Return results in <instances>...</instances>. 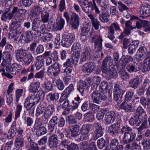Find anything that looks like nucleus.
Here are the masks:
<instances>
[{
    "mask_svg": "<svg viewBox=\"0 0 150 150\" xmlns=\"http://www.w3.org/2000/svg\"><path fill=\"white\" fill-rule=\"evenodd\" d=\"M69 21L73 28L75 29L77 28L80 23V18L76 13L74 12L71 13Z\"/></svg>",
    "mask_w": 150,
    "mask_h": 150,
    "instance_id": "obj_9",
    "label": "nucleus"
},
{
    "mask_svg": "<svg viewBox=\"0 0 150 150\" xmlns=\"http://www.w3.org/2000/svg\"><path fill=\"white\" fill-rule=\"evenodd\" d=\"M147 52L146 47H141L138 49L137 53L139 54V56L140 58L144 56Z\"/></svg>",
    "mask_w": 150,
    "mask_h": 150,
    "instance_id": "obj_59",
    "label": "nucleus"
},
{
    "mask_svg": "<svg viewBox=\"0 0 150 150\" xmlns=\"http://www.w3.org/2000/svg\"><path fill=\"white\" fill-rule=\"evenodd\" d=\"M84 118L88 122H92L94 119V115L91 112H89L84 115Z\"/></svg>",
    "mask_w": 150,
    "mask_h": 150,
    "instance_id": "obj_43",
    "label": "nucleus"
},
{
    "mask_svg": "<svg viewBox=\"0 0 150 150\" xmlns=\"http://www.w3.org/2000/svg\"><path fill=\"white\" fill-rule=\"evenodd\" d=\"M136 136V134L134 132H131L129 133L124 135L123 142L125 144H130L133 142Z\"/></svg>",
    "mask_w": 150,
    "mask_h": 150,
    "instance_id": "obj_11",
    "label": "nucleus"
},
{
    "mask_svg": "<svg viewBox=\"0 0 150 150\" xmlns=\"http://www.w3.org/2000/svg\"><path fill=\"white\" fill-rule=\"evenodd\" d=\"M21 69V66L20 64L16 63L13 64L11 69L10 73L13 75L17 74Z\"/></svg>",
    "mask_w": 150,
    "mask_h": 150,
    "instance_id": "obj_30",
    "label": "nucleus"
},
{
    "mask_svg": "<svg viewBox=\"0 0 150 150\" xmlns=\"http://www.w3.org/2000/svg\"><path fill=\"white\" fill-rule=\"evenodd\" d=\"M88 16L90 18L92 24L96 30L98 29L99 26H100V23L98 20L95 18L94 16L91 13L88 15Z\"/></svg>",
    "mask_w": 150,
    "mask_h": 150,
    "instance_id": "obj_29",
    "label": "nucleus"
},
{
    "mask_svg": "<svg viewBox=\"0 0 150 150\" xmlns=\"http://www.w3.org/2000/svg\"><path fill=\"white\" fill-rule=\"evenodd\" d=\"M68 38H63L62 37V41H61V43L62 45L64 47H68L70 46L72 43L73 42H72L71 41H68V40H67Z\"/></svg>",
    "mask_w": 150,
    "mask_h": 150,
    "instance_id": "obj_51",
    "label": "nucleus"
},
{
    "mask_svg": "<svg viewBox=\"0 0 150 150\" xmlns=\"http://www.w3.org/2000/svg\"><path fill=\"white\" fill-rule=\"evenodd\" d=\"M40 99V98L39 97L37 99L36 98L34 99L30 96L25 99L24 103V105L27 110H29V112L30 114L31 115L34 114V108L33 106L39 102Z\"/></svg>",
    "mask_w": 150,
    "mask_h": 150,
    "instance_id": "obj_2",
    "label": "nucleus"
},
{
    "mask_svg": "<svg viewBox=\"0 0 150 150\" xmlns=\"http://www.w3.org/2000/svg\"><path fill=\"white\" fill-rule=\"evenodd\" d=\"M13 16L12 13L4 12V13L1 17V19L2 21H6L7 20H11Z\"/></svg>",
    "mask_w": 150,
    "mask_h": 150,
    "instance_id": "obj_44",
    "label": "nucleus"
},
{
    "mask_svg": "<svg viewBox=\"0 0 150 150\" xmlns=\"http://www.w3.org/2000/svg\"><path fill=\"white\" fill-rule=\"evenodd\" d=\"M109 17L110 14L109 12L106 10L105 12H102V13L99 15V18L102 22H107L109 21Z\"/></svg>",
    "mask_w": 150,
    "mask_h": 150,
    "instance_id": "obj_28",
    "label": "nucleus"
},
{
    "mask_svg": "<svg viewBox=\"0 0 150 150\" xmlns=\"http://www.w3.org/2000/svg\"><path fill=\"white\" fill-rule=\"evenodd\" d=\"M13 4V3L11 2L10 0H8L7 1L5 4L4 7V12H9L11 10Z\"/></svg>",
    "mask_w": 150,
    "mask_h": 150,
    "instance_id": "obj_52",
    "label": "nucleus"
},
{
    "mask_svg": "<svg viewBox=\"0 0 150 150\" xmlns=\"http://www.w3.org/2000/svg\"><path fill=\"white\" fill-rule=\"evenodd\" d=\"M132 132V128L126 125L123 126L120 131L121 133L122 134H124V135H126Z\"/></svg>",
    "mask_w": 150,
    "mask_h": 150,
    "instance_id": "obj_46",
    "label": "nucleus"
},
{
    "mask_svg": "<svg viewBox=\"0 0 150 150\" xmlns=\"http://www.w3.org/2000/svg\"><path fill=\"white\" fill-rule=\"evenodd\" d=\"M26 11L24 9H20L17 7H14L12 11V13L13 15L15 14L16 15L20 16L21 15L25 14Z\"/></svg>",
    "mask_w": 150,
    "mask_h": 150,
    "instance_id": "obj_33",
    "label": "nucleus"
},
{
    "mask_svg": "<svg viewBox=\"0 0 150 150\" xmlns=\"http://www.w3.org/2000/svg\"><path fill=\"white\" fill-rule=\"evenodd\" d=\"M106 111L105 109H101L100 112L98 113L96 115V118L98 120L103 119L104 117V114H105Z\"/></svg>",
    "mask_w": 150,
    "mask_h": 150,
    "instance_id": "obj_60",
    "label": "nucleus"
},
{
    "mask_svg": "<svg viewBox=\"0 0 150 150\" xmlns=\"http://www.w3.org/2000/svg\"><path fill=\"white\" fill-rule=\"evenodd\" d=\"M134 92L131 91H127L125 95V100L131 103H133L134 100L132 98L134 95Z\"/></svg>",
    "mask_w": 150,
    "mask_h": 150,
    "instance_id": "obj_42",
    "label": "nucleus"
},
{
    "mask_svg": "<svg viewBox=\"0 0 150 150\" xmlns=\"http://www.w3.org/2000/svg\"><path fill=\"white\" fill-rule=\"evenodd\" d=\"M105 140L104 139L100 138L97 141V146L100 149H102L105 146Z\"/></svg>",
    "mask_w": 150,
    "mask_h": 150,
    "instance_id": "obj_57",
    "label": "nucleus"
},
{
    "mask_svg": "<svg viewBox=\"0 0 150 150\" xmlns=\"http://www.w3.org/2000/svg\"><path fill=\"white\" fill-rule=\"evenodd\" d=\"M91 128V126L89 124L84 125L81 127V133L83 136L85 135L84 136H83V139L86 140L88 138V134L90 132Z\"/></svg>",
    "mask_w": 150,
    "mask_h": 150,
    "instance_id": "obj_12",
    "label": "nucleus"
},
{
    "mask_svg": "<svg viewBox=\"0 0 150 150\" xmlns=\"http://www.w3.org/2000/svg\"><path fill=\"white\" fill-rule=\"evenodd\" d=\"M33 12L36 15L39 14L42 11V8L37 5H35L32 8Z\"/></svg>",
    "mask_w": 150,
    "mask_h": 150,
    "instance_id": "obj_56",
    "label": "nucleus"
},
{
    "mask_svg": "<svg viewBox=\"0 0 150 150\" xmlns=\"http://www.w3.org/2000/svg\"><path fill=\"white\" fill-rule=\"evenodd\" d=\"M47 122V121L44 118L43 116H41L36 119L34 126H42Z\"/></svg>",
    "mask_w": 150,
    "mask_h": 150,
    "instance_id": "obj_40",
    "label": "nucleus"
},
{
    "mask_svg": "<svg viewBox=\"0 0 150 150\" xmlns=\"http://www.w3.org/2000/svg\"><path fill=\"white\" fill-rule=\"evenodd\" d=\"M96 68L95 64L93 62L85 63L82 67V70L84 73H91Z\"/></svg>",
    "mask_w": 150,
    "mask_h": 150,
    "instance_id": "obj_10",
    "label": "nucleus"
},
{
    "mask_svg": "<svg viewBox=\"0 0 150 150\" xmlns=\"http://www.w3.org/2000/svg\"><path fill=\"white\" fill-rule=\"evenodd\" d=\"M59 97V94L56 92L51 93L47 95V100L50 102L57 101Z\"/></svg>",
    "mask_w": 150,
    "mask_h": 150,
    "instance_id": "obj_23",
    "label": "nucleus"
},
{
    "mask_svg": "<svg viewBox=\"0 0 150 150\" xmlns=\"http://www.w3.org/2000/svg\"><path fill=\"white\" fill-rule=\"evenodd\" d=\"M15 145L16 147L19 148L23 146L22 137L17 136L15 141Z\"/></svg>",
    "mask_w": 150,
    "mask_h": 150,
    "instance_id": "obj_47",
    "label": "nucleus"
},
{
    "mask_svg": "<svg viewBox=\"0 0 150 150\" xmlns=\"http://www.w3.org/2000/svg\"><path fill=\"white\" fill-rule=\"evenodd\" d=\"M60 72L59 64L57 62H55L53 65L49 67L47 71L48 76L55 77L57 76Z\"/></svg>",
    "mask_w": 150,
    "mask_h": 150,
    "instance_id": "obj_5",
    "label": "nucleus"
},
{
    "mask_svg": "<svg viewBox=\"0 0 150 150\" xmlns=\"http://www.w3.org/2000/svg\"><path fill=\"white\" fill-rule=\"evenodd\" d=\"M115 114L113 111L106 113L105 117V120L107 125H109L113 123L115 121Z\"/></svg>",
    "mask_w": 150,
    "mask_h": 150,
    "instance_id": "obj_13",
    "label": "nucleus"
},
{
    "mask_svg": "<svg viewBox=\"0 0 150 150\" xmlns=\"http://www.w3.org/2000/svg\"><path fill=\"white\" fill-rule=\"evenodd\" d=\"M62 108L67 111H69L71 108V104L69 100L66 99L64 100L62 105Z\"/></svg>",
    "mask_w": 150,
    "mask_h": 150,
    "instance_id": "obj_55",
    "label": "nucleus"
},
{
    "mask_svg": "<svg viewBox=\"0 0 150 150\" xmlns=\"http://www.w3.org/2000/svg\"><path fill=\"white\" fill-rule=\"evenodd\" d=\"M140 85V79L138 76L131 79L129 83V87L135 89Z\"/></svg>",
    "mask_w": 150,
    "mask_h": 150,
    "instance_id": "obj_16",
    "label": "nucleus"
},
{
    "mask_svg": "<svg viewBox=\"0 0 150 150\" xmlns=\"http://www.w3.org/2000/svg\"><path fill=\"white\" fill-rule=\"evenodd\" d=\"M112 60L110 57H106L103 61L101 69L102 71L108 79L115 78L117 73L112 64Z\"/></svg>",
    "mask_w": 150,
    "mask_h": 150,
    "instance_id": "obj_1",
    "label": "nucleus"
},
{
    "mask_svg": "<svg viewBox=\"0 0 150 150\" xmlns=\"http://www.w3.org/2000/svg\"><path fill=\"white\" fill-rule=\"evenodd\" d=\"M40 86V83L37 82L31 83L29 86V91L34 93H36L39 91Z\"/></svg>",
    "mask_w": 150,
    "mask_h": 150,
    "instance_id": "obj_27",
    "label": "nucleus"
},
{
    "mask_svg": "<svg viewBox=\"0 0 150 150\" xmlns=\"http://www.w3.org/2000/svg\"><path fill=\"white\" fill-rule=\"evenodd\" d=\"M48 146L52 150H57L59 142H48Z\"/></svg>",
    "mask_w": 150,
    "mask_h": 150,
    "instance_id": "obj_58",
    "label": "nucleus"
},
{
    "mask_svg": "<svg viewBox=\"0 0 150 150\" xmlns=\"http://www.w3.org/2000/svg\"><path fill=\"white\" fill-rule=\"evenodd\" d=\"M41 21L43 23H47L49 20V14L48 12H43L41 13Z\"/></svg>",
    "mask_w": 150,
    "mask_h": 150,
    "instance_id": "obj_45",
    "label": "nucleus"
},
{
    "mask_svg": "<svg viewBox=\"0 0 150 150\" xmlns=\"http://www.w3.org/2000/svg\"><path fill=\"white\" fill-rule=\"evenodd\" d=\"M92 42H94V47L97 50H100L102 49L103 40L100 36L95 35L91 37Z\"/></svg>",
    "mask_w": 150,
    "mask_h": 150,
    "instance_id": "obj_8",
    "label": "nucleus"
},
{
    "mask_svg": "<svg viewBox=\"0 0 150 150\" xmlns=\"http://www.w3.org/2000/svg\"><path fill=\"white\" fill-rule=\"evenodd\" d=\"M79 59L72 55L71 59H68L64 64V67L72 68L73 65L76 66L79 61Z\"/></svg>",
    "mask_w": 150,
    "mask_h": 150,
    "instance_id": "obj_14",
    "label": "nucleus"
},
{
    "mask_svg": "<svg viewBox=\"0 0 150 150\" xmlns=\"http://www.w3.org/2000/svg\"><path fill=\"white\" fill-rule=\"evenodd\" d=\"M65 23V20L61 17L57 20V22L53 25V30L55 31L61 30L64 27Z\"/></svg>",
    "mask_w": 150,
    "mask_h": 150,
    "instance_id": "obj_18",
    "label": "nucleus"
},
{
    "mask_svg": "<svg viewBox=\"0 0 150 150\" xmlns=\"http://www.w3.org/2000/svg\"><path fill=\"white\" fill-rule=\"evenodd\" d=\"M15 52L17 60L20 62H22L23 59L28 54L26 50L22 48L17 50Z\"/></svg>",
    "mask_w": 150,
    "mask_h": 150,
    "instance_id": "obj_17",
    "label": "nucleus"
},
{
    "mask_svg": "<svg viewBox=\"0 0 150 150\" xmlns=\"http://www.w3.org/2000/svg\"><path fill=\"white\" fill-rule=\"evenodd\" d=\"M140 67L139 65H137V64H134L133 65L130 66L127 70L130 72H136L140 69Z\"/></svg>",
    "mask_w": 150,
    "mask_h": 150,
    "instance_id": "obj_53",
    "label": "nucleus"
},
{
    "mask_svg": "<svg viewBox=\"0 0 150 150\" xmlns=\"http://www.w3.org/2000/svg\"><path fill=\"white\" fill-rule=\"evenodd\" d=\"M70 93L65 89L62 92L59 102L61 103L64 101L69 97Z\"/></svg>",
    "mask_w": 150,
    "mask_h": 150,
    "instance_id": "obj_41",
    "label": "nucleus"
},
{
    "mask_svg": "<svg viewBox=\"0 0 150 150\" xmlns=\"http://www.w3.org/2000/svg\"><path fill=\"white\" fill-rule=\"evenodd\" d=\"M118 141L116 139H114L112 140L110 144V147L112 150H114L118 146Z\"/></svg>",
    "mask_w": 150,
    "mask_h": 150,
    "instance_id": "obj_61",
    "label": "nucleus"
},
{
    "mask_svg": "<svg viewBox=\"0 0 150 150\" xmlns=\"http://www.w3.org/2000/svg\"><path fill=\"white\" fill-rule=\"evenodd\" d=\"M91 143L88 146L87 142L84 141L81 144L79 150H89L90 147H93V146H91Z\"/></svg>",
    "mask_w": 150,
    "mask_h": 150,
    "instance_id": "obj_49",
    "label": "nucleus"
},
{
    "mask_svg": "<svg viewBox=\"0 0 150 150\" xmlns=\"http://www.w3.org/2000/svg\"><path fill=\"white\" fill-rule=\"evenodd\" d=\"M88 86L83 81L81 80L77 83V89L81 94L88 90Z\"/></svg>",
    "mask_w": 150,
    "mask_h": 150,
    "instance_id": "obj_22",
    "label": "nucleus"
},
{
    "mask_svg": "<svg viewBox=\"0 0 150 150\" xmlns=\"http://www.w3.org/2000/svg\"><path fill=\"white\" fill-rule=\"evenodd\" d=\"M91 50L90 48L86 47L83 50L81 58V61L82 62L85 61L88 59L90 55Z\"/></svg>",
    "mask_w": 150,
    "mask_h": 150,
    "instance_id": "obj_31",
    "label": "nucleus"
},
{
    "mask_svg": "<svg viewBox=\"0 0 150 150\" xmlns=\"http://www.w3.org/2000/svg\"><path fill=\"white\" fill-rule=\"evenodd\" d=\"M58 118L56 116L53 117L49 122L48 126L50 127L54 128L55 127L56 125L58 124Z\"/></svg>",
    "mask_w": 150,
    "mask_h": 150,
    "instance_id": "obj_38",
    "label": "nucleus"
},
{
    "mask_svg": "<svg viewBox=\"0 0 150 150\" xmlns=\"http://www.w3.org/2000/svg\"><path fill=\"white\" fill-rule=\"evenodd\" d=\"M81 5V7L83 11L86 13H91L93 11L92 3L90 1L88 4L83 3Z\"/></svg>",
    "mask_w": 150,
    "mask_h": 150,
    "instance_id": "obj_20",
    "label": "nucleus"
},
{
    "mask_svg": "<svg viewBox=\"0 0 150 150\" xmlns=\"http://www.w3.org/2000/svg\"><path fill=\"white\" fill-rule=\"evenodd\" d=\"M113 93L115 100L118 103H120L124 92L119 84L116 83L115 84L113 88Z\"/></svg>",
    "mask_w": 150,
    "mask_h": 150,
    "instance_id": "obj_4",
    "label": "nucleus"
},
{
    "mask_svg": "<svg viewBox=\"0 0 150 150\" xmlns=\"http://www.w3.org/2000/svg\"><path fill=\"white\" fill-rule=\"evenodd\" d=\"M118 121L116 123L111 125L108 127V129L110 134L112 136H115L118 133L120 128V124L121 120L120 119H118Z\"/></svg>",
    "mask_w": 150,
    "mask_h": 150,
    "instance_id": "obj_7",
    "label": "nucleus"
},
{
    "mask_svg": "<svg viewBox=\"0 0 150 150\" xmlns=\"http://www.w3.org/2000/svg\"><path fill=\"white\" fill-rule=\"evenodd\" d=\"M133 103L124 101L121 105L120 108L126 112H130L133 111Z\"/></svg>",
    "mask_w": 150,
    "mask_h": 150,
    "instance_id": "obj_19",
    "label": "nucleus"
},
{
    "mask_svg": "<svg viewBox=\"0 0 150 150\" xmlns=\"http://www.w3.org/2000/svg\"><path fill=\"white\" fill-rule=\"evenodd\" d=\"M69 137H74L80 134V126L75 124L69 126L67 133Z\"/></svg>",
    "mask_w": 150,
    "mask_h": 150,
    "instance_id": "obj_6",
    "label": "nucleus"
},
{
    "mask_svg": "<svg viewBox=\"0 0 150 150\" xmlns=\"http://www.w3.org/2000/svg\"><path fill=\"white\" fill-rule=\"evenodd\" d=\"M141 119L140 117L137 115H134L129 120V124L132 126H138L141 123Z\"/></svg>",
    "mask_w": 150,
    "mask_h": 150,
    "instance_id": "obj_15",
    "label": "nucleus"
},
{
    "mask_svg": "<svg viewBox=\"0 0 150 150\" xmlns=\"http://www.w3.org/2000/svg\"><path fill=\"white\" fill-rule=\"evenodd\" d=\"M24 41L28 43L31 41L33 38V33L31 31L27 30L24 33Z\"/></svg>",
    "mask_w": 150,
    "mask_h": 150,
    "instance_id": "obj_39",
    "label": "nucleus"
},
{
    "mask_svg": "<svg viewBox=\"0 0 150 150\" xmlns=\"http://www.w3.org/2000/svg\"><path fill=\"white\" fill-rule=\"evenodd\" d=\"M33 2V0H22L18 3V6L21 7L29 6Z\"/></svg>",
    "mask_w": 150,
    "mask_h": 150,
    "instance_id": "obj_36",
    "label": "nucleus"
},
{
    "mask_svg": "<svg viewBox=\"0 0 150 150\" xmlns=\"http://www.w3.org/2000/svg\"><path fill=\"white\" fill-rule=\"evenodd\" d=\"M144 70L146 71L150 69V51L146 55V57L144 60Z\"/></svg>",
    "mask_w": 150,
    "mask_h": 150,
    "instance_id": "obj_32",
    "label": "nucleus"
},
{
    "mask_svg": "<svg viewBox=\"0 0 150 150\" xmlns=\"http://www.w3.org/2000/svg\"><path fill=\"white\" fill-rule=\"evenodd\" d=\"M100 77L98 76H94L92 78V82L95 85H92L91 88L92 90L96 89L98 85L100 82Z\"/></svg>",
    "mask_w": 150,
    "mask_h": 150,
    "instance_id": "obj_37",
    "label": "nucleus"
},
{
    "mask_svg": "<svg viewBox=\"0 0 150 150\" xmlns=\"http://www.w3.org/2000/svg\"><path fill=\"white\" fill-rule=\"evenodd\" d=\"M41 20L39 18H35L33 20L32 24V30L35 31L36 30L39 28Z\"/></svg>",
    "mask_w": 150,
    "mask_h": 150,
    "instance_id": "obj_35",
    "label": "nucleus"
},
{
    "mask_svg": "<svg viewBox=\"0 0 150 150\" xmlns=\"http://www.w3.org/2000/svg\"><path fill=\"white\" fill-rule=\"evenodd\" d=\"M34 127L36 130V134L38 137L43 135L47 132V129L44 127H39L37 125L34 126Z\"/></svg>",
    "mask_w": 150,
    "mask_h": 150,
    "instance_id": "obj_26",
    "label": "nucleus"
},
{
    "mask_svg": "<svg viewBox=\"0 0 150 150\" xmlns=\"http://www.w3.org/2000/svg\"><path fill=\"white\" fill-rule=\"evenodd\" d=\"M91 97L93 102L97 104H100L102 100H105L107 99L105 95L103 92L98 90L92 92Z\"/></svg>",
    "mask_w": 150,
    "mask_h": 150,
    "instance_id": "obj_3",
    "label": "nucleus"
},
{
    "mask_svg": "<svg viewBox=\"0 0 150 150\" xmlns=\"http://www.w3.org/2000/svg\"><path fill=\"white\" fill-rule=\"evenodd\" d=\"M34 58L31 53H28L22 60L23 64L25 66H28L33 61Z\"/></svg>",
    "mask_w": 150,
    "mask_h": 150,
    "instance_id": "obj_25",
    "label": "nucleus"
},
{
    "mask_svg": "<svg viewBox=\"0 0 150 150\" xmlns=\"http://www.w3.org/2000/svg\"><path fill=\"white\" fill-rule=\"evenodd\" d=\"M114 28L116 31H120L121 30L119 25L117 22L112 23L108 28V30L110 33H115Z\"/></svg>",
    "mask_w": 150,
    "mask_h": 150,
    "instance_id": "obj_34",
    "label": "nucleus"
},
{
    "mask_svg": "<svg viewBox=\"0 0 150 150\" xmlns=\"http://www.w3.org/2000/svg\"><path fill=\"white\" fill-rule=\"evenodd\" d=\"M107 1H105L104 0H97V2L98 4L102 8L103 10L104 9L105 10H107L108 8H109V6L106 4V2Z\"/></svg>",
    "mask_w": 150,
    "mask_h": 150,
    "instance_id": "obj_48",
    "label": "nucleus"
},
{
    "mask_svg": "<svg viewBox=\"0 0 150 150\" xmlns=\"http://www.w3.org/2000/svg\"><path fill=\"white\" fill-rule=\"evenodd\" d=\"M140 13L145 15L150 13V5L148 4H142L140 5Z\"/></svg>",
    "mask_w": 150,
    "mask_h": 150,
    "instance_id": "obj_24",
    "label": "nucleus"
},
{
    "mask_svg": "<svg viewBox=\"0 0 150 150\" xmlns=\"http://www.w3.org/2000/svg\"><path fill=\"white\" fill-rule=\"evenodd\" d=\"M2 58L3 60L5 59L8 62H10L12 59V57L9 52L4 51L2 54Z\"/></svg>",
    "mask_w": 150,
    "mask_h": 150,
    "instance_id": "obj_62",
    "label": "nucleus"
},
{
    "mask_svg": "<svg viewBox=\"0 0 150 150\" xmlns=\"http://www.w3.org/2000/svg\"><path fill=\"white\" fill-rule=\"evenodd\" d=\"M119 74L122 79L126 80L129 78V75L125 71L121 70L119 72Z\"/></svg>",
    "mask_w": 150,
    "mask_h": 150,
    "instance_id": "obj_64",
    "label": "nucleus"
},
{
    "mask_svg": "<svg viewBox=\"0 0 150 150\" xmlns=\"http://www.w3.org/2000/svg\"><path fill=\"white\" fill-rule=\"evenodd\" d=\"M90 27L89 25H86L81 28V35H86L90 30Z\"/></svg>",
    "mask_w": 150,
    "mask_h": 150,
    "instance_id": "obj_50",
    "label": "nucleus"
},
{
    "mask_svg": "<svg viewBox=\"0 0 150 150\" xmlns=\"http://www.w3.org/2000/svg\"><path fill=\"white\" fill-rule=\"evenodd\" d=\"M71 51L73 52L72 55L79 59L81 52L80 44L78 43H74L72 47Z\"/></svg>",
    "mask_w": 150,
    "mask_h": 150,
    "instance_id": "obj_21",
    "label": "nucleus"
},
{
    "mask_svg": "<svg viewBox=\"0 0 150 150\" xmlns=\"http://www.w3.org/2000/svg\"><path fill=\"white\" fill-rule=\"evenodd\" d=\"M103 130L94 131L92 138L93 140H96L98 138L101 137L103 134Z\"/></svg>",
    "mask_w": 150,
    "mask_h": 150,
    "instance_id": "obj_63",
    "label": "nucleus"
},
{
    "mask_svg": "<svg viewBox=\"0 0 150 150\" xmlns=\"http://www.w3.org/2000/svg\"><path fill=\"white\" fill-rule=\"evenodd\" d=\"M142 22L143 27L144 28V31L146 32L150 31V22L144 20Z\"/></svg>",
    "mask_w": 150,
    "mask_h": 150,
    "instance_id": "obj_54",
    "label": "nucleus"
}]
</instances>
